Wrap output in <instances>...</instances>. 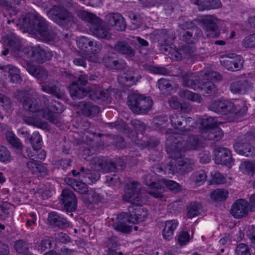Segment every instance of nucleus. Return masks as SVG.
Listing matches in <instances>:
<instances>
[{
  "label": "nucleus",
  "instance_id": "obj_17",
  "mask_svg": "<svg viewBox=\"0 0 255 255\" xmlns=\"http://www.w3.org/2000/svg\"><path fill=\"white\" fill-rule=\"evenodd\" d=\"M24 52L28 57L39 63L50 60L53 56L51 51L45 50L39 46L27 47L24 49Z\"/></svg>",
  "mask_w": 255,
  "mask_h": 255
},
{
  "label": "nucleus",
  "instance_id": "obj_4",
  "mask_svg": "<svg viewBox=\"0 0 255 255\" xmlns=\"http://www.w3.org/2000/svg\"><path fill=\"white\" fill-rule=\"evenodd\" d=\"M198 122L200 124V137L203 141H218L222 139L223 133L219 127V123L216 119L211 117L203 118Z\"/></svg>",
  "mask_w": 255,
  "mask_h": 255
},
{
  "label": "nucleus",
  "instance_id": "obj_13",
  "mask_svg": "<svg viewBox=\"0 0 255 255\" xmlns=\"http://www.w3.org/2000/svg\"><path fill=\"white\" fill-rule=\"evenodd\" d=\"M154 174L146 173L143 176V182L149 187L147 192L155 198L163 197L164 188L160 184V181H156Z\"/></svg>",
  "mask_w": 255,
  "mask_h": 255
},
{
  "label": "nucleus",
  "instance_id": "obj_19",
  "mask_svg": "<svg viewBox=\"0 0 255 255\" xmlns=\"http://www.w3.org/2000/svg\"><path fill=\"white\" fill-rule=\"evenodd\" d=\"M215 162L218 164H224L231 167L233 159L231 150L224 147H219L214 150Z\"/></svg>",
  "mask_w": 255,
  "mask_h": 255
},
{
  "label": "nucleus",
  "instance_id": "obj_48",
  "mask_svg": "<svg viewBox=\"0 0 255 255\" xmlns=\"http://www.w3.org/2000/svg\"><path fill=\"white\" fill-rule=\"evenodd\" d=\"M224 100L220 99L212 102L209 105V109L216 113L222 114L225 111L223 110Z\"/></svg>",
  "mask_w": 255,
  "mask_h": 255
},
{
  "label": "nucleus",
  "instance_id": "obj_2",
  "mask_svg": "<svg viewBox=\"0 0 255 255\" xmlns=\"http://www.w3.org/2000/svg\"><path fill=\"white\" fill-rule=\"evenodd\" d=\"M11 22L21 28L37 33L43 40L50 41L55 37V32L51 26L45 19L40 15L33 16L32 18L31 16L26 15L20 17L18 23L15 22L13 19Z\"/></svg>",
  "mask_w": 255,
  "mask_h": 255
},
{
  "label": "nucleus",
  "instance_id": "obj_12",
  "mask_svg": "<svg viewBox=\"0 0 255 255\" xmlns=\"http://www.w3.org/2000/svg\"><path fill=\"white\" fill-rule=\"evenodd\" d=\"M172 145L175 149L183 152L187 149L198 150L201 149L204 144L202 138L197 136L191 135L187 140L178 141Z\"/></svg>",
  "mask_w": 255,
  "mask_h": 255
},
{
  "label": "nucleus",
  "instance_id": "obj_37",
  "mask_svg": "<svg viewBox=\"0 0 255 255\" xmlns=\"http://www.w3.org/2000/svg\"><path fill=\"white\" fill-rule=\"evenodd\" d=\"M235 151L246 156H253L255 149L248 143L237 142L234 145Z\"/></svg>",
  "mask_w": 255,
  "mask_h": 255
},
{
  "label": "nucleus",
  "instance_id": "obj_5",
  "mask_svg": "<svg viewBox=\"0 0 255 255\" xmlns=\"http://www.w3.org/2000/svg\"><path fill=\"white\" fill-rule=\"evenodd\" d=\"M78 16L90 24V30L98 38L109 39L111 34L102 23V20L95 15L87 11L81 10L77 13Z\"/></svg>",
  "mask_w": 255,
  "mask_h": 255
},
{
  "label": "nucleus",
  "instance_id": "obj_21",
  "mask_svg": "<svg viewBox=\"0 0 255 255\" xmlns=\"http://www.w3.org/2000/svg\"><path fill=\"white\" fill-rule=\"evenodd\" d=\"M131 223L135 224L145 221L148 216L147 209L141 204L131 205L128 208Z\"/></svg>",
  "mask_w": 255,
  "mask_h": 255
},
{
  "label": "nucleus",
  "instance_id": "obj_8",
  "mask_svg": "<svg viewBox=\"0 0 255 255\" xmlns=\"http://www.w3.org/2000/svg\"><path fill=\"white\" fill-rule=\"evenodd\" d=\"M128 104L133 113L141 114L151 108L152 101L149 97L133 94L128 97Z\"/></svg>",
  "mask_w": 255,
  "mask_h": 255
},
{
  "label": "nucleus",
  "instance_id": "obj_52",
  "mask_svg": "<svg viewBox=\"0 0 255 255\" xmlns=\"http://www.w3.org/2000/svg\"><path fill=\"white\" fill-rule=\"evenodd\" d=\"M12 157L10 151L4 146H0V161L3 163L10 162Z\"/></svg>",
  "mask_w": 255,
  "mask_h": 255
},
{
  "label": "nucleus",
  "instance_id": "obj_41",
  "mask_svg": "<svg viewBox=\"0 0 255 255\" xmlns=\"http://www.w3.org/2000/svg\"><path fill=\"white\" fill-rule=\"evenodd\" d=\"M3 41L4 44L9 46L13 51H19L21 47V41L18 37L11 36L6 38Z\"/></svg>",
  "mask_w": 255,
  "mask_h": 255
},
{
  "label": "nucleus",
  "instance_id": "obj_28",
  "mask_svg": "<svg viewBox=\"0 0 255 255\" xmlns=\"http://www.w3.org/2000/svg\"><path fill=\"white\" fill-rule=\"evenodd\" d=\"M247 110V107H244L241 110L239 111L233 102L225 100L223 109L225 111L224 113H222V115H231L234 119H237L243 116Z\"/></svg>",
  "mask_w": 255,
  "mask_h": 255
},
{
  "label": "nucleus",
  "instance_id": "obj_58",
  "mask_svg": "<svg viewBox=\"0 0 255 255\" xmlns=\"http://www.w3.org/2000/svg\"><path fill=\"white\" fill-rule=\"evenodd\" d=\"M90 40V39L86 37L82 36L77 40V45L82 50L88 52Z\"/></svg>",
  "mask_w": 255,
  "mask_h": 255
},
{
  "label": "nucleus",
  "instance_id": "obj_3",
  "mask_svg": "<svg viewBox=\"0 0 255 255\" xmlns=\"http://www.w3.org/2000/svg\"><path fill=\"white\" fill-rule=\"evenodd\" d=\"M170 158L172 159L169 167L168 173L173 175L176 173L183 174L191 171L194 165V161L188 158H183V152L175 149L170 146L166 148Z\"/></svg>",
  "mask_w": 255,
  "mask_h": 255
},
{
  "label": "nucleus",
  "instance_id": "obj_47",
  "mask_svg": "<svg viewBox=\"0 0 255 255\" xmlns=\"http://www.w3.org/2000/svg\"><path fill=\"white\" fill-rule=\"evenodd\" d=\"M99 171V170H95L94 169L93 171L86 170L83 181L88 184H90L98 180L100 177Z\"/></svg>",
  "mask_w": 255,
  "mask_h": 255
},
{
  "label": "nucleus",
  "instance_id": "obj_32",
  "mask_svg": "<svg viewBox=\"0 0 255 255\" xmlns=\"http://www.w3.org/2000/svg\"><path fill=\"white\" fill-rule=\"evenodd\" d=\"M41 90L45 93L54 95L58 99H61L64 95L63 91L56 86L54 81L44 83L41 85Z\"/></svg>",
  "mask_w": 255,
  "mask_h": 255
},
{
  "label": "nucleus",
  "instance_id": "obj_34",
  "mask_svg": "<svg viewBox=\"0 0 255 255\" xmlns=\"http://www.w3.org/2000/svg\"><path fill=\"white\" fill-rule=\"evenodd\" d=\"M79 107L83 114L87 117L94 116L99 112V107L91 102H81Z\"/></svg>",
  "mask_w": 255,
  "mask_h": 255
},
{
  "label": "nucleus",
  "instance_id": "obj_60",
  "mask_svg": "<svg viewBox=\"0 0 255 255\" xmlns=\"http://www.w3.org/2000/svg\"><path fill=\"white\" fill-rule=\"evenodd\" d=\"M235 251L236 255H251L248 246L244 243L238 244Z\"/></svg>",
  "mask_w": 255,
  "mask_h": 255
},
{
  "label": "nucleus",
  "instance_id": "obj_59",
  "mask_svg": "<svg viewBox=\"0 0 255 255\" xmlns=\"http://www.w3.org/2000/svg\"><path fill=\"white\" fill-rule=\"evenodd\" d=\"M29 140L32 146V148H34L40 146V143L42 142V137L38 131H35L31 135Z\"/></svg>",
  "mask_w": 255,
  "mask_h": 255
},
{
  "label": "nucleus",
  "instance_id": "obj_22",
  "mask_svg": "<svg viewBox=\"0 0 255 255\" xmlns=\"http://www.w3.org/2000/svg\"><path fill=\"white\" fill-rule=\"evenodd\" d=\"M108 25L119 31H123L126 29V22L123 15L118 12L108 14L105 17Z\"/></svg>",
  "mask_w": 255,
  "mask_h": 255
},
{
  "label": "nucleus",
  "instance_id": "obj_23",
  "mask_svg": "<svg viewBox=\"0 0 255 255\" xmlns=\"http://www.w3.org/2000/svg\"><path fill=\"white\" fill-rule=\"evenodd\" d=\"M130 220L129 215L126 213H122L117 216L116 221L113 225V227L117 231L128 233L132 230V227L128 225L129 223H131Z\"/></svg>",
  "mask_w": 255,
  "mask_h": 255
},
{
  "label": "nucleus",
  "instance_id": "obj_35",
  "mask_svg": "<svg viewBox=\"0 0 255 255\" xmlns=\"http://www.w3.org/2000/svg\"><path fill=\"white\" fill-rule=\"evenodd\" d=\"M178 225V222L176 220H167L165 222V226L162 231L164 239L170 240L172 239L174 232Z\"/></svg>",
  "mask_w": 255,
  "mask_h": 255
},
{
  "label": "nucleus",
  "instance_id": "obj_57",
  "mask_svg": "<svg viewBox=\"0 0 255 255\" xmlns=\"http://www.w3.org/2000/svg\"><path fill=\"white\" fill-rule=\"evenodd\" d=\"M102 48V44L96 40H90L89 45L88 51L93 54H97L99 53Z\"/></svg>",
  "mask_w": 255,
  "mask_h": 255
},
{
  "label": "nucleus",
  "instance_id": "obj_15",
  "mask_svg": "<svg viewBox=\"0 0 255 255\" xmlns=\"http://www.w3.org/2000/svg\"><path fill=\"white\" fill-rule=\"evenodd\" d=\"M183 30L180 32V36L183 41L188 44L195 43L198 37L201 34L199 28L192 23L185 22L183 25Z\"/></svg>",
  "mask_w": 255,
  "mask_h": 255
},
{
  "label": "nucleus",
  "instance_id": "obj_9",
  "mask_svg": "<svg viewBox=\"0 0 255 255\" xmlns=\"http://www.w3.org/2000/svg\"><path fill=\"white\" fill-rule=\"evenodd\" d=\"M141 188L140 184L137 182H128L125 187L123 200L130 203L131 205L141 204L143 202V198L141 193Z\"/></svg>",
  "mask_w": 255,
  "mask_h": 255
},
{
  "label": "nucleus",
  "instance_id": "obj_61",
  "mask_svg": "<svg viewBox=\"0 0 255 255\" xmlns=\"http://www.w3.org/2000/svg\"><path fill=\"white\" fill-rule=\"evenodd\" d=\"M109 124L111 128H115L120 132H127L128 125L123 121H118Z\"/></svg>",
  "mask_w": 255,
  "mask_h": 255
},
{
  "label": "nucleus",
  "instance_id": "obj_38",
  "mask_svg": "<svg viewBox=\"0 0 255 255\" xmlns=\"http://www.w3.org/2000/svg\"><path fill=\"white\" fill-rule=\"evenodd\" d=\"M66 184L72 188H73L76 191L81 194H86L88 192V187L83 181H77L76 179L73 178H67L65 180Z\"/></svg>",
  "mask_w": 255,
  "mask_h": 255
},
{
  "label": "nucleus",
  "instance_id": "obj_64",
  "mask_svg": "<svg viewBox=\"0 0 255 255\" xmlns=\"http://www.w3.org/2000/svg\"><path fill=\"white\" fill-rule=\"evenodd\" d=\"M36 168L35 170L36 171L34 173V174L41 177H44L48 175V169L42 164L37 162Z\"/></svg>",
  "mask_w": 255,
  "mask_h": 255
},
{
  "label": "nucleus",
  "instance_id": "obj_25",
  "mask_svg": "<svg viewBox=\"0 0 255 255\" xmlns=\"http://www.w3.org/2000/svg\"><path fill=\"white\" fill-rule=\"evenodd\" d=\"M249 203L244 199L237 200L232 205L231 214L236 218L246 216L249 212Z\"/></svg>",
  "mask_w": 255,
  "mask_h": 255
},
{
  "label": "nucleus",
  "instance_id": "obj_20",
  "mask_svg": "<svg viewBox=\"0 0 255 255\" xmlns=\"http://www.w3.org/2000/svg\"><path fill=\"white\" fill-rule=\"evenodd\" d=\"M202 27L208 37L217 38L220 35L217 19L214 16L209 15L205 17L203 19Z\"/></svg>",
  "mask_w": 255,
  "mask_h": 255
},
{
  "label": "nucleus",
  "instance_id": "obj_43",
  "mask_svg": "<svg viewBox=\"0 0 255 255\" xmlns=\"http://www.w3.org/2000/svg\"><path fill=\"white\" fill-rule=\"evenodd\" d=\"M157 39L160 43L166 44L171 43L174 39L175 36L169 34L166 29L159 31L156 34Z\"/></svg>",
  "mask_w": 255,
  "mask_h": 255
},
{
  "label": "nucleus",
  "instance_id": "obj_45",
  "mask_svg": "<svg viewBox=\"0 0 255 255\" xmlns=\"http://www.w3.org/2000/svg\"><path fill=\"white\" fill-rule=\"evenodd\" d=\"M229 192L227 190L217 189L211 193V198L214 201H223L228 198Z\"/></svg>",
  "mask_w": 255,
  "mask_h": 255
},
{
  "label": "nucleus",
  "instance_id": "obj_55",
  "mask_svg": "<svg viewBox=\"0 0 255 255\" xmlns=\"http://www.w3.org/2000/svg\"><path fill=\"white\" fill-rule=\"evenodd\" d=\"M242 46L246 48L255 47V33L245 37L242 41Z\"/></svg>",
  "mask_w": 255,
  "mask_h": 255
},
{
  "label": "nucleus",
  "instance_id": "obj_40",
  "mask_svg": "<svg viewBox=\"0 0 255 255\" xmlns=\"http://www.w3.org/2000/svg\"><path fill=\"white\" fill-rule=\"evenodd\" d=\"M133 140L136 144L144 147L153 148L159 143L158 139L154 137H150L146 140H139L138 133L133 138Z\"/></svg>",
  "mask_w": 255,
  "mask_h": 255
},
{
  "label": "nucleus",
  "instance_id": "obj_44",
  "mask_svg": "<svg viewBox=\"0 0 255 255\" xmlns=\"http://www.w3.org/2000/svg\"><path fill=\"white\" fill-rule=\"evenodd\" d=\"M28 156L32 160H43L46 157V152L40 147H36L32 148V151L29 153Z\"/></svg>",
  "mask_w": 255,
  "mask_h": 255
},
{
  "label": "nucleus",
  "instance_id": "obj_26",
  "mask_svg": "<svg viewBox=\"0 0 255 255\" xmlns=\"http://www.w3.org/2000/svg\"><path fill=\"white\" fill-rule=\"evenodd\" d=\"M62 201L67 211H73L77 207V199L74 194L70 190L65 189L62 193Z\"/></svg>",
  "mask_w": 255,
  "mask_h": 255
},
{
  "label": "nucleus",
  "instance_id": "obj_24",
  "mask_svg": "<svg viewBox=\"0 0 255 255\" xmlns=\"http://www.w3.org/2000/svg\"><path fill=\"white\" fill-rule=\"evenodd\" d=\"M253 84L248 80L240 79L232 82L230 86L231 91L234 94L244 95L251 91Z\"/></svg>",
  "mask_w": 255,
  "mask_h": 255
},
{
  "label": "nucleus",
  "instance_id": "obj_54",
  "mask_svg": "<svg viewBox=\"0 0 255 255\" xmlns=\"http://www.w3.org/2000/svg\"><path fill=\"white\" fill-rule=\"evenodd\" d=\"M52 241L50 238L45 237L39 243H37L36 247L41 252L52 248Z\"/></svg>",
  "mask_w": 255,
  "mask_h": 255
},
{
  "label": "nucleus",
  "instance_id": "obj_39",
  "mask_svg": "<svg viewBox=\"0 0 255 255\" xmlns=\"http://www.w3.org/2000/svg\"><path fill=\"white\" fill-rule=\"evenodd\" d=\"M214 72L216 74L215 76L206 80H205L204 78L203 79L200 81L198 90L204 91V93L206 94H211L216 91L215 85L210 80L216 78L217 73L215 72Z\"/></svg>",
  "mask_w": 255,
  "mask_h": 255
},
{
  "label": "nucleus",
  "instance_id": "obj_11",
  "mask_svg": "<svg viewBox=\"0 0 255 255\" xmlns=\"http://www.w3.org/2000/svg\"><path fill=\"white\" fill-rule=\"evenodd\" d=\"M87 82L88 76L81 75L76 81L71 83L69 86V91L72 99H82L89 95V87H85Z\"/></svg>",
  "mask_w": 255,
  "mask_h": 255
},
{
  "label": "nucleus",
  "instance_id": "obj_27",
  "mask_svg": "<svg viewBox=\"0 0 255 255\" xmlns=\"http://www.w3.org/2000/svg\"><path fill=\"white\" fill-rule=\"evenodd\" d=\"M114 49L126 58L133 57L135 54V50L126 40L118 41L114 46Z\"/></svg>",
  "mask_w": 255,
  "mask_h": 255
},
{
  "label": "nucleus",
  "instance_id": "obj_63",
  "mask_svg": "<svg viewBox=\"0 0 255 255\" xmlns=\"http://www.w3.org/2000/svg\"><path fill=\"white\" fill-rule=\"evenodd\" d=\"M247 235L250 241L251 246L255 248V227H249L247 231Z\"/></svg>",
  "mask_w": 255,
  "mask_h": 255
},
{
  "label": "nucleus",
  "instance_id": "obj_50",
  "mask_svg": "<svg viewBox=\"0 0 255 255\" xmlns=\"http://www.w3.org/2000/svg\"><path fill=\"white\" fill-rule=\"evenodd\" d=\"M160 184L164 188V185L166 186L170 190L174 192H178L181 188L180 185L173 180H169L166 179H162L160 180Z\"/></svg>",
  "mask_w": 255,
  "mask_h": 255
},
{
  "label": "nucleus",
  "instance_id": "obj_36",
  "mask_svg": "<svg viewBox=\"0 0 255 255\" xmlns=\"http://www.w3.org/2000/svg\"><path fill=\"white\" fill-rule=\"evenodd\" d=\"M1 69L8 73V77L12 83H17L21 80L20 71L15 66L11 64L4 65L1 67Z\"/></svg>",
  "mask_w": 255,
  "mask_h": 255
},
{
  "label": "nucleus",
  "instance_id": "obj_10",
  "mask_svg": "<svg viewBox=\"0 0 255 255\" xmlns=\"http://www.w3.org/2000/svg\"><path fill=\"white\" fill-rule=\"evenodd\" d=\"M125 166L124 162L121 159L115 162L104 157H99L95 161L92 168L102 172H116L122 170Z\"/></svg>",
  "mask_w": 255,
  "mask_h": 255
},
{
  "label": "nucleus",
  "instance_id": "obj_49",
  "mask_svg": "<svg viewBox=\"0 0 255 255\" xmlns=\"http://www.w3.org/2000/svg\"><path fill=\"white\" fill-rule=\"evenodd\" d=\"M201 205L198 203H192L187 208V216L192 218L200 214Z\"/></svg>",
  "mask_w": 255,
  "mask_h": 255
},
{
  "label": "nucleus",
  "instance_id": "obj_53",
  "mask_svg": "<svg viewBox=\"0 0 255 255\" xmlns=\"http://www.w3.org/2000/svg\"><path fill=\"white\" fill-rule=\"evenodd\" d=\"M240 168L246 174H253L255 172V161H245L241 164Z\"/></svg>",
  "mask_w": 255,
  "mask_h": 255
},
{
  "label": "nucleus",
  "instance_id": "obj_30",
  "mask_svg": "<svg viewBox=\"0 0 255 255\" xmlns=\"http://www.w3.org/2000/svg\"><path fill=\"white\" fill-rule=\"evenodd\" d=\"M26 69L29 74L38 79L44 80L48 77L47 71L42 66H36L30 63H27Z\"/></svg>",
  "mask_w": 255,
  "mask_h": 255
},
{
  "label": "nucleus",
  "instance_id": "obj_31",
  "mask_svg": "<svg viewBox=\"0 0 255 255\" xmlns=\"http://www.w3.org/2000/svg\"><path fill=\"white\" fill-rule=\"evenodd\" d=\"M89 97L94 101H104L105 98L108 96L107 90H103L101 87L96 85L89 87Z\"/></svg>",
  "mask_w": 255,
  "mask_h": 255
},
{
  "label": "nucleus",
  "instance_id": "obj_14",
  "mask_svg": "<svg viewBox=\"0 0 255 255\" xmlns=\"http://www.w3.org/2000/svg\"><path fill=\"white\" fill-rule=\"evenodd\" d=\"M220 62L228 70L236 71L243 67L244 60L240 55L230 53L224 55L221 59Z\"/></svg>",
  "mask_w": 255,
  "mask_h": 255
},
{
  "label": "nucleus",
  "instance_id": "obj_18",
  "mask_svg": "<svg viewBox=\"0 0 255 255\" xmlns=\"http://www.w3.org/2000/svg\"><path fill=\"white\" fill-rule=\"evenodd\" d=\"M139 71L134 69H129L118 77L119 83L123 87H130L141 79Z\"/></svg>",
  "mask_w": 255,
  "mask_h": 255
},
{
  "label": "nucleus",
  "instance_id": "obj_6",
  "mask_svg": "<svg viewBox=\"0 0 255 255\" xmlns=\"http://www.w3.org/2000/svg\"><path fill=\"white\" fill-rule=\"evenodd\" d=\"M47 14L54 22L65 28H70L76 23V18L63 6L54 5Z\"/></svg>",
  "mask_w": 255,
  "mask_h": 255
},
{
  "label": "nucleus",
  "instance_id": "obj_51",
  "mask_svg": "<svg viewBox=\"0 0 255 255\" xmlns=\"http://www.w3.org/2000/svg\"><path fill=\"white\" fill-rule=\"evenodd\" d=\"M28 244L22 240L16 241L14 245L15 251L20 254H26L28 250Z\"/></svg>",
  "mask_w": 255,
  "mask_h": 255
},
{
  "label": "nucleus",
  "instance_id": "obj_46",
  "mask_svg": "<svg viewBox=\"0 0 255 255\" xmlns=\"http://www.w3.org/2000/svg\"><path fill=\"white\" fill-rule=\"evenodd\" d=\"M206 179L207 174L204 170L195 172L191 176L192 181L198 186L202 185Z\"/></svg>",
  "mask_w": 255,
  "mask_h": 255
},
{
  "label": "nucleus",
  "instance_id": "obj_29",
  "mask_svg": "<svg viewBox=\"0 0 255 255\" xmlns=\"http://www.w3.org/2000/svg\"><path fill=\"white\" fill-rule=\"evenodd\" d=\"M192 3L198 6L201 11L218 8L221 7V0H190Z\"/></svg>",
  "mask_w": 255,
  "mask_h": 255
},
{
  "label": "nucleus",
  "instance_id": "obj_56",
  "mask_svg": "<svg viewBox=\"0 0 255 255\" xmlns=\"http://www.w3.org/2000/svg\"><path fill=\"white\" fill-rule=\"evenodd\" d=\"M157 85L161 92L165 93L171 89L172 85L170 82L163 78H161L157 81Z\"/></svg>",
  "mask_w": 255,
  "mask_h": 255
},
{
  "label": "nucleus",
  "instance_id": "obj_62",
  "mask_svg": "<svg viewBox=\"0 0 255 255\" xmlns=\"http://www.w3.org/2000/svg\"><path fill=\"white\" fill-rule=\"evenodd\" d=\"M190 240L189 234L185 231L180 232L177 236L178 243L180 246L186 245Z\"/></svg>",
  "mask_w": 255,
  "mask_h": 255
},
{
  "label": "nucleus",
  "instance_id": "obj_33",
  "mask_svg": "<svg viewBox=\"0 0 255 255\" xmlns=\"http://www.w3.org/2000/svg\"><path fill=\"white\" fill-rule=\"evenodd\" d=\"M48 221L51 225L59 228H65L69 226L67 220L56 212H51L49 214Z\"/></svg>",
  "mask_w": 255,
  "mask_h": 255
},
{
  "label": "nucleus",
  "instance_id": "obj_7",
  "mask_svg": "<svg viewBox=\"0 0 255 255\" xmlns=\"http://www.w3.org/2000/svg\"><path fill=\"white\" fill-rule=\"evenodd\" d=\"M216 74L209 67L199 72H188L182 76V84L185 87L190 88L194 90H198L200 81L203 79L204 77L205 80L212 78L215 76Z\"/></svg>",
  "mask_w": 255,
  "mask_h": 255
},
{
  "label": "nucleus",
  "instance_id": "obj_16",
  "mask_svg": "<svg viewBox=\"0 0 255 255\" xmlns=\"http://www.w3.org/2000/svg\"><path fill=\"white\" fill-rule=\"evenodd\" d=\"M172 126L183 131H190L195 128V124L189 125L193 119L189 117H183L176 113L172 114L169 117Z\"/></svg>",
  "mask_w": 255,
  "mask_h": 255
},
{
  "label": "nucleus",
  "instance_id": "obj_1",
  "mask_svg": "<svg viewBox=\"0 0 255 255\" xmlns=\"http://www.w3.org/2000/svg\"><path fill=\"white\" fill-rule=\"evenodd\" d=\"M24 98L22 107L28 115L33 117H24V122L28 125L40 127L42 123L41 119L44 118L54 124L60 123L59 116L64 111V108L59 102L49 99L48 97L43 95L38 103L33 98L39 96L38 93L33 89L22 92Z\"/></svg>",
  "mask_w": 255,
  "mask_h": 255
},
{
  "label": "nucleus",
  "instance_id": "obj_42",
  "mask_svg": "<svg viewBox=\"0 0 255 255\" xmlns=\"http://www.w3.org/2000/svg\"><path fill=\"white\" fill-rule=\"evenodd\" d=\"M178 93L180 97L183 99L197 103H200L201 101V97L199 94L189 90L181 89Z\"/></svg>",
  "mask_w": 255,
  "mask_h": 255
}]
</instances>
